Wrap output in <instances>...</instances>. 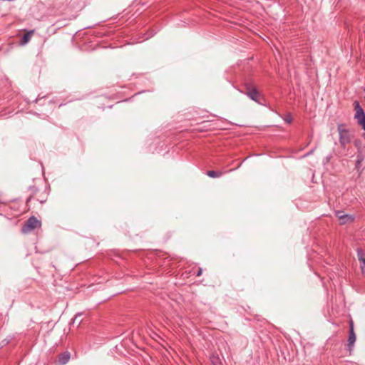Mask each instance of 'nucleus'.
I'll list each match as a JSON object with an SVG mask.
<instances>
[{"mask_svg":"<svg viewBox=\"0 0 365 365\" xmlns=\"http://www.w3.org/2000/svg\"><path fill=\"white\" fill-rule=\"evenodd\" d=\"M337 130L339 134V143L344 148L346 144L351 142V135L342 124L338 125Z\"/></svg>","mask_w":365,"mask_h":365,"instance_id":"f03ea898","label":"nucleus"},{"mask_svg":"<svg viewBox=\"0 0 365 365\" xmlns=\"http://www.w3.org/2000/svg\"><path fill=\"white\" fill-rule=\"evenodd\" d=\"M344 215L343 211L338 210L336 212V216L339 218V220L341 221L343 215Z\"/></svg>","mask_w":365,"mask_h":365,"instance_id":"f8f14e48","label":"nucleus"},{"mask_svg":"<svg viewBox=\"0 0 365 365\" xmlns=\"http://www.w3.org/2000/svg\"><path fill=\"white\" fill-rule=\"evenodd\" d=\"M247 94L252 101L257 102V103L259 102L258 98H259V94L256 88H253V89L249 91L247 93Z\"/></svg>","mask_w":365,"mask_h":365,"instance_id":"0eeeda50","label":"nucleus"},{"mask_svg":"<svg viewBox=\"0 0 365 365\" xmlns=\"http://www.w3.org/2000/svg\"><path fill=\"white\" fill-rule=\"evenodd\" d=\"M33 33H34L33 31H30L27 32L26 34H25L21 40V45L26 44L30 41Z\"/></svg>","mask_w":365,"mask_h":365,"instance_id":"1a4fd4ad","label":"nucleus"},{"mask_svg":"<svg viewBox=\"0 0 365 365\" xmlns=\"http://www.w3.org/2000/svg\"><path fill=\"white\" fill-rule=\"evenodd\" d=\"M357 257L360 262L361 272L365 274V254L361 249H357Z\"/></svg>","mask_w":365,"mask_h":365,"instance_id":"423d86ee","label":"nucleus"},{"mask_svg":"<svg viewBox=\"0 0 365 365\" xmlns=\"http://www.w3.org/2000/svg\"><path fill=\"white\" fill-rule=\"evenodd\" d=\"M81 316V313H78L76 316H75V318L73 319V323L77 320V319Z\"/></svg>","mask_w":365,"mask_h":365,"instance_id":"2eb2a0df","label":"nucleus"},{"mask_svg":"<svg viewBox=\"0 0 365 365\" xmlns=\"http://www.w3.org/2000/svg\"><path fill=\"white\" fill-rule=\"evenodd\" d=\"M202 269H201V268H199V269H198V270H197V272L196 275H197V277H200V276L202 274Z\"/></svg>","mask_w":365,"mask_h":365,"instance_id":"4468645a","label":"nucleus"},{"mask_svg":"<svg viewBox=\"0 0 365 365\" xmlns=\"http://www.w3.org/2000/svg\"><path fill=\"white\" fill-rule=\"evenodd\" d=\"M363 160H364V155L361 153H359L356 155V165H355L356 170L360 169V168L361 166V163L363 162Z\"/></svg>","mask_w":365,"mask_h":365,"instance_id":"9d476101","label":"nucleus"},{"mask_svg":"<svg viewBox=\"0 0 365 365\" xmlns=\"http://www.w3.org/2000/svg\"><path fill=\"white\" fill-rule=\"evenodd\" d=\"M354 220V217L351 215L344 214L340 221V223L344 225L346 223L352 222Z\"/></svg>","mask_w":365,"mask_h":365,"instance_id":"6e6552de","label":"nucleus"},{"mask_svg":"<svg viewBox=\"0 0 365 365\" xmlns=\"http://www.w3.org/2000/svg\"><path fill=\"white\" fill-rule=\"evenodd\" d=\"M354 107L355 110L354 118L356 120L358 125H359L365 131V113L364 109L360 106L359 101L354 102Z\"/></svg>","mask_w":365,"mask_h":365,"instance_id":"f257e3e1","label":"nucleus"},{"mask_svg":"<svg viewBox=\"0 0 365 365\" xmlns=\"http://www.w3.org/2000/svg\"><path fill=\"white\" fill-rule=\"evenodd\" d=\"M40 226L41 222L38 220L34 216H31L26 221L23 225L21 232L24 234H27Z\"/></svg>","mask_w":365,"mask_h":365,"instance_id":"7ed1b4c3","label":"nucleus"},{"mask_svg":"<svg viewBox=\"0 0 365 365\" xmlns=\"http://www.w3.org/2000/svg\"><path fill=\"white\" fill-rule=\"evenodd\" d=\"M284 121L287 123H290L292 121V118L290 115H287L285 118Z\"/></svg>","mask_w":365,"mask_h":365,"instance_id":"ddd939ff","label":"nucleus"},{"mask_svg":"<svg viewBox=\"0 0 365 365\" xmlns=\"http://www.w3.org/2000/svg\"><path fill=\"white\" fill-rule=\"evenodd\" d=\"M71 358V354L69 351H64L58 356L56 361L57 365H65L66 364Z\"/></svg>","mask_w":365,"mask_h":365,"instance_id":"39448f33","label":"nucleus"},{"mask_svg":"<svg viewBox=\"0 0 365 365\" xmlns=\"http://www.w3.org/2000/svg\"><path fill=\"white\" fill-rule=\"evenodd\" d=\"M347 341L348 349L349 351H351L356 341V334L354 330V323L351 320L350 321L349 323V334Z\"/></svg>","mask_w":365,"mask_h":365,"instance_id":"20e7f679","label":"nucleus"},{"mask_svg":"<svg viewBox=\"0 0 365 365\" xmlns=\"http://www.w3.org/2000/svg\"><path fill=\"white\" fill-rule=\"evenodd\" d=\"M207 175L210 178H219L222 175V172L209 170L207 172Z\"/></svg>","mask_w":365,"mask_h":365,"instance_id":"9b49d317","label":"nucleus"},{"mask_svg":"<svg viewBox=\"0 0 365 365\" xmlns=\"http://www.w3.org/2000/svg\"><path fill=\"white\" fill-rule=\"evenodd\" d=\"M313 153V150L309 151V153H307V155H309V154H311V153Z\"/></svg>","mask_w":365,"mask_h":365,"instance_id":"dca6fc26","label":"nucleus"}]
</instances>
